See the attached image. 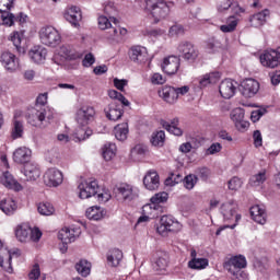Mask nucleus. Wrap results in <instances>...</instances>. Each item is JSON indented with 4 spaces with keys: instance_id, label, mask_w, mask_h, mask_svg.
<instances>
[{
    "instance_id": "15",
    "label": "nucleus",
    "mask_w": 280,
    "mask_h": 280,
    "mask_svg": "<svg viewBox=\"0 0 280 280\" xmlns=\"http://www.w3.org/2000/svg\"><path fill=\"white\" fill-rule=\"evenodd\" d=\"M0 62L7 71L14 72L19 69V58H16V55L12 54L10 50H5L1 54Z\"/></svg>"
},
{
    "instance_id": "16",
    "label": "nucleus",
    "mask_w": 280,
    "mask_h": 280,
    "mask_svg": "<svg viewBox=\"0 0 280 280\" xmlns=\"http://www.w3.org/2000/svg\"><path fill=\"white\" fill-rule=\"evenodd\" d=\"M241 93L244 97H255L259 93V82L255 79H246L241 83Z\"/></svg>"
},
{
    "instance_id": "25",
    "label": "nucleus",
    "mask_w": 280,
    "mask_h": 280,
    "mask_svg": "<svg viewBox=\"0 0 280 280\" xmlns=\"http://www.w3.org/2000/svg\"><path fill=\"white\" fill-rule=\"evenodd\" d=\"M105 115L109 121H118L124 116V109L117 103H110L105 109Z\"/></svg>"
},
{
    "instance_id": "3",
    "label": "nucleus",
    "mask_w": 280,
    "mask_h": 280,
    "mask_svg": "<svg viewBox=\"0 0 280 280\" xmlns=\"http://www.w3.org/2000/svg\"><path fill=\"white\" fill-rule=\"evenodd\" d=\"M38 34L42 45H46V47H58L62 43L60 32L54 26H44Z\"/></svg>"
},
{
    "instance_id": "20",
    "label": "nucleus",
    "mask_w": 280,
    "mask_h": 280,
    "mask_svg": "<svg viewBox=\"0 0 280 280\" xmlns=\"http://www.w3.org/2000/svg\"><path fill=\"white\" fill-rule=\"evenodd\" d=\"M32 159V150L26 147H20L13 152V161L18 165H27Z\"/></svg>"
},
{
    "instance_id": "8",
    "label": "nucleus",
    "mask_w": 280,
    "mask_h": 280,
    "mask_svg": "<svg viewBox=\"0 0 280 280\" xmlns=\"http://www.w3.org/2000/svg\"><path fill=\"white\" fill-rule=\"evenodd\" d=\"M47 118V109L46 108H36L32 109L27 116V122L31 126H35V128H45V119Z\"/></svg>"
},
{
    "instance_id": "22",
    "label": "nucleus",
    "mask_w": 280,
    "mask_h": 280,
    "mask_svg": "<svg viewBox=\"0 0 280 280\" xmlns=\"http://www.w3.org/2000/svg\"><path fill=\"white\" fill-rule=\"evenodd\" d=\"M0 183L7 189H13V191H22L23 186L14 179V176L10 174V172H3L2 175L0 176Z\"/></svg>"
},
{
    "instance_id": "47",
    "label": "nucleus",
    "mask_w": 280,
    "mask_h": 280,
    "mask_svg": "<svg viewBox=\"0 0 280 280\" xmlns=\"http://www.w3.org/2000/svg\"><path fill=\"white\" fill-rule=\"evenodd\" d=\"M108 95L110 100H118V102H120L122 106H130V102L127 101L125 96L116 90H109Z\"/></svg>"
},
{
    "instance_id": "2",
    "label": "nucleus",
    "mask_w": 280,
    "mask_h": 280,
    "mask_svg": "<svg viewBox=\"0 0 280 280\" xmlns=\"http://www.w3.org/2000/svg\"><path fill=\"white\" fill-rule=\"evenodd\" d=\"M98 27L100 30H108V38L116 43H121L124 36L128 34V30L117 25V19L115 18L108 19L107 16L101 15L98 18Z\"/></svg>"
},
{
    "instance_id": "42",
    "label": "nucleus",
    "mask_w": 280,
    "mask_h": 280,
    "mask_svg": "<svg viewBox=\"0 0 280 280\" xmlns=\"http://www.w3.org/2000/svg\"><path fill=\"white\" fill-rule=\"evenodd\" d=\"M237 19L233 18V16H230L228 19V22L225 25H221L220 26V30L221 32H223L224 34H229L231 32H235V30L237 28Z\"/></svg>"
},
{
    "instance_id": "60",
    "label": "nucleus",
    "mask_w": 280,
    "mask_h": 280,
    "mask_svg": "<svg viewBox=\"0 0 280 280\" xmlns=\"http://www.w3.org/2000/svg\"><path fill=\"white\" fill-rule=\"evenodd\" d=\"M38 277H40V266H38V264H35L33 266V269L28 273V279L36 280L38 279Z\"/></svg>"
},
{
    "instance_id": "24",
    "label": "nucleus",
    "mask_w": 280,
    "mask_h": 280,
    "mask_svg": "<svg viewBox=\"0 0 280 280\" xmlns=\"http://www.w3.org/2000/svg\"><path fill=\"white\" fill-rule=\"evenodd\" d=\"M246 266L244 256H234L224 264V269L228 271L242 270Z\"/></svg>"
},
{
    "instance_id": "40",
    "label": "nucleus",
    "mask_w": 280,
    "mask_h": 280,
    "mask_svg": "<svg viewBox=\"0 0 280 280\" xmlns=\"http://www.w3.org/2000/svg\"><path fill=\"white\" fill-rule=\"evenodd\" d=\"M207 266H209V260L207 258H192L188 262V268H191L192 270H202Z\"/></svg>"
},
{
    "instance_id": "58",
    "label": "nucleus",
    "mask_w": 280,
    "mask_h": 280,
    "mask_svg": "<svg viewBox=\"0 0 280 280\" xmlns=\"http://www.w3.org/2000/svg\"><path fill=\"white\" fill-rule=\"evenodd\" d=\"M14 5V0H0V12H8Z\"/></svg>"
},
{
    "instance_id": "10",
    "label": "nucleus",
    "mask_w": 280,
    "mask_h": 280,
    "mask_svg": "<svg viewBox=\"0 0 280 280\" xmlns=\"http://www.w3.org/2000/svg\"><path fill=\"white\" fill-rule=\"evenodd\" d=\"M95 119V108L93 106H83L77 110L75 121L79 126H89Z\"/></svg>"
},
{
    "instance_id": "28",
    "label": "nucleus",
    "mask_w": 280,
    "mask_h": 280,
    "mask_svg": "<svg viewBox=\"0 0 280 280\" xmlns=\"http://www.w3.org/2000/svg\"><path fill=\"white\" fill-rule=\"evenodd\" d=\"M250 215L254 222H257V224H266V210L261 206H253L250 208Z\"/></svg>"
},
{
    "instance_id": "57",
    "label": "nucleus",
    "mask_w": 280,
    "mask_h": 280,
    "mask_svg": "<svg viewBox=\"0 0 280 280\" xmlns=\"http://www.w3.org/2000/svg\"><path fill=\"white\" fill-rule=\"evenodd\" d=\"M196 174L201 178V180H207V178L211 176V171L207 167H201L196 171Z\"/></svg>"
},
{
    "instance_id": "54",
    "label": "nucleus",
    "mask_w": 280,
    "mask_h": 280,
    "mask_svg": "<svg viewBox=\"0 0 280 280\" xmlns=\"http://www.w3.org/2000/svg\"><path fill=\"white\" fill-rule=\"evenodd\" d=\"M242 187V179L238 177H233L232 179L229 180V189L232 191H237Z\"/></svg>"
},
{
    "instance_id": "34",
    "label": "nucleus",
    "mask_w": 280,
    "mask_h": 280,
    "mask_svg": "<svg viewBox=\"0 0 280 280\" xmlns=\"http://www.w3.org/2000/svg\"><path fill=\"white\" fill-rule=\"evenodd\" d=\"M86 218H89V220H102L104 218V215H106V210L102 209L101 207H91L86 210L85 212Z\"/></svg>"
},
{
    "instance_id": "27",
    "label": "nucleus",
    "mask_w": 280,
    "mask_h": 280,
    "mask_svg": "<svg viewBox=\"0 0 280 280\" xmlns=\"http://www.w3.org/2000/svg\"><path fill=\"white\" fill-rule=\"evenodd\" d=\"M270 16V11L264 10L249 18L250 27H261L266 25V18Z\"/></svg>"
},
{
    "instance_id": "23",
    "label": "nucleus",
    "mask_w": 280,
    "mask_h": 280,
    "mask_svg": "<svg viewBox=\"0 0 280 280\" xmlns=\"http://www.w3.org/2000/svg\"><path fill=\"white\" fill-rule=\"evenodd\" d=\"M28 56L33 62L43 65L47 60V48L42 46H35L28 51Z\"/></svg>"
},
{
    "instance_id": "35",
    "label": "nucleus",
    "mask_w": 280,
    "mask_h": 280,
    "mask_svg": "<svg viewBox=\"0 0 280 280\" xmlns=\"http://www.w3.org/2000/svg\"><path fill=\"white\" fill-rule=\"evenodd\" d=\"M30 233H32V228L28 225H19L15 230V237L19 242H30Z\"/></svg>"
},
{
    "instance_id": "43",
    "label": "nucleus",
    "mask_w": 280,
    "mask_h": 280,
    "mask_svg": "<svg viewBox=\"0 0 280 280\" xmlns=\"http://www.w3.org/2000/svg\"><path fill=\"white\" fill-rule=\"evenodd\" d=\"M151 143L155 148H163L165 143V131L161 130L152 135Z\"/></svg>"
},
{
    "instance_id": "64",
    "label": "nucleus",
    "mask_w": 280,
    "mask_h": 280,
    "mask_svg": "<svg viewBox=\"0 0 280 280\" xmlns=\"http://www.w3.org/2000/svg\"><path fill=\"white\" fill-rule=\"evenodd\" d=\"M222 151V144L220 143H212L210 148L207 150V154H218V152Z\"/></svg>"
},
{
    "instance_id": "29",
    "label": "nucleus",
    "mask_w": 280,
    "mask_h": 280,
    "mask_svg": "<svg viewBox=\"0 0 280 280\" xmlns=\"http://www.w3.org/2000/svg\"><path fill=\"white\" fill-rule=\"evenodd\" d=\"M160 97H162L164 102H167V104H176V102L178 101L176 88L164 86L160 92Z\"/></svg>"
},
{
    "instance_id": "39",
    "label": "nucleus",
    "mask_w": 280,
    "mask_h": 280,
    "mask_svg": "<svg viewBox=\"0 0 280 280\" xmlns=\"http://www.w3.org/2000/svg\"><path fill=\"white\" fill-rule=\"evenodd\" d=\"M75 270L81 277H89L91 275V262L88 260H80L75 264Z\"/></svg>"
},
{
    "instance_id": "59",
    "label": "nucleus",
    "mask_w": 280,
    "mask_h": 280,
    "mask_svg": "<svg viewBox=\"0 0 280 280\" xmlns=\"http://www.w3.org/2000/svg\"><path fill=\"white\" fill-rule=\"evenodd\" d=\"M213 74H206L199 80L200 86H208V84H213Z\"/></svg>"
},
{
    "instance_id": "62",
    "label": "nucleus",
    "mask_w": 280,
    "mask_h": 280,
    "mask_svg": "<svg viewBox=\"0 0 280 280\" xmlns=\"http://www.w3.org/2000/svg\"><path fill=\"white\" fill-rule=\"evenodd\" d=\"M152 84H165V78L161 73H153L151 77Z\"/></svg>"
},
{
    "instance_id": "32",
    "label": "nucleus",
    "mask_w": 280,
    "mask_h": 280,
    "mask_svg": "<svg viewBox=\"0 0 280 280\" xmlns=\"http://www.w3.org/2000/svg\"><path fill=\"white\" fill-rule=\"evenodd\" d=\"M0 209L5 215H12L16 211V201L12 198H7L0 201Z\"/></svg>"
},
{
    "instance_id": "31",
    "label": "nucleus",
    "mask_w": 280,
    "mask_h": 280,
    "mask_svg": "<svg viewBox=\"0 0 280 280\" xmlns=\"http://www.w3.org/2000/svg\"><path fill=\"white\" fill-rule=\"evenodd\" d=\"M124 259V253L117 248L109 250L107 254V264L113 268H117Z\"/></svg>"
},
{
    "instance_id": "44",
    "label": "nucleus",
    "mask_w": 280,
    "mask_h": 280,
    "mask_svg": "<svg viewBox=\"0 0 280 280\" xmlns=\"http://www.w3.org/2000/svg\"><path fill=\"white\" fill-rule=\"evenodd\" d=\"M167 264H168L167 255L163 254L162 256H159V258L155 260L153 268L158 272H163V270L167 269Z\"/></svg>"
},
{
    "instance_id": "6",
    "label": "nucleus",
    "mask_w": 280,
    "mask_h": 280,
    "mask_svg": "<svg viewBox=\"0 0 280 280\" xmlns=\"http://www.w3.org/2000/svg\"><path fill=\"white\" fill-rule=\"evenodd\" d=\"M168 195L167 192H158L151 198V203H148L142 207V213H147L148 215H152L153 213H159V209H161V202H167Z\"/></svg>"
},
{
    "instance_id": "45",
    "label": "nucleus",
    "mask_w": 280,
    "mask_h": 280,
    "mask_svg": "<svg viewBox=\"0 0 280 280\" xmlns=\"http://www.w3.org/2000/svg\"><path fill=\"white\" fill-rule=\"evenodd\" d=\"M37 211L38 213H40V215H54V212L56 210L54 209V206L51 203L43 202L38 205Z\"/></svg>"
},
{
    "instance_id": "48",
    "label": "nucleus",
    "mask_w": 280,
    "mask_h": 280,
    "mask_svg": "<svg viewBox=\"0 0 280 280\" xmlns=\"http://www.w3.org/2000/svg\"><path fill=\"white\" fill-rule=\"evenodd\" d=\"M230 117H231L232 121H234V124H237V122L244 120V109L241 107L234 108L231 112Z\"/></svg>"
},
{
    "instance_id": "41",
    "label": "nucleus",
    "mask_w": 280,
    "mask_h": 280,
    "mask_svg": "<svg viewBox=\"0 0 280 280\" xmlns=\"http://www.w3.org/2000/svg\"><path fill=\"white\" fill-rule=\"evenodd\" d=\"M267 178L268 177L266 176V170H262L258 174L250 177L249 184L253 187H259V185H264V183H266Z\"/></svg>"
},
{
    "instance_id": "26",
    "label": "nucleus",
    "mask_w": 280,
    "mask_h": 280,
    "mask_svg": "<svg viewBox=\"0 0 280 280\" xmlns=\"http://www.w3.org/2000/svg\"><path fill=\"white\" fill-rule=\"evenodd\" d=\"M237 211V203L235 201H229L221 206V213L225 221L233 220Z\"/></svg>"
},
{
    "instance_id": "51",
    "label": "nucleus",
    "mask_w": 280,
    "mask_h": 280,
    "mask_svg": "<svg viewBox=\"0 0 280 280\" xmlns=\"http://www.w3.org/2000/svg\"><path fill=\"white\" fill-rule=\"evenodd\" d=\"M11 40L19 54H25V48L21 47V35H19V33H14L13 36H11Z\"/></svg>"
},
{
    "instance_id": "50",
    "label": "nucleus",
    "mask_w": 280,
    "mask_h": 280,
    "mask_svg": "<svg viewBox=\"0 0 280 280\" xmlns=\"http://www.w3.org/2000/svg\"><path fill=\"white\" fill-rule=\"evenodd\" d=\"M196 183H198V177L196 175H188L184 178V187L189 190L196 187Z\"/></svg>"
},
{
    "instance_id": "19",
    "label": "nucleus",
    "mask_w": 280,
    "mask_h": 280,
    "mask_svg": "<svg viewBox=\"0 0 280 280\" xmlns=\"http://www.w3.org/2000/svg\"><path fill=\"white\" fill-rule=\"evenodd\" d=\"M235 91H237V83L231 79H225L219 85V93L224 100H231L235 95Z\"/></svg>"
},
{
    "instance_id": "36",
    "label": "nucleus",
    "mask_w": 280,
    "mask_h": 280,
    "mask_svg": "<svg viewBox=\"0 0 280 280\" xmlns=\"http://www.w3.org/2000/svg\"><path fill=\"white\" fill-rule=\"evenodd\" d=\"M163 128L171 132V135H175V137H182L183 136V129L178 128V118H174L172 122H163Z\"/></svg>"
},
{
    "instance_id": "55",
    "label": "nucleus",
    "mask_w": 280,
    "mask_h": 280,
    "mask_svg": "<svg viewBox=\"0 0 280 280\" xmlns=\"http://www.w3.org/2000/svg\"><path fill=\"white\" fill-rule=\"evenodd\" d=\"M40 237H43V232L38 228L31 229L30 242H39Z\"/></svg>"
},
{
    "instance_id": "33",
    "label": "nucleus",
    "mask_w": 280,
    "mask_h": 280,
    "mask_svg": "<svg viewBox=\"0 0 280 280\" xmlns=\"http://www.w3.org/2000/svg\"><path fill=\"white\" fill-rule=\"evenodd\" d=\"M128 122L119 124L114 128V135L118 141H126L128 139Z\"/></svg>"
},
{
    "instance_id": "5",
    "label": "nucleus",
    "mask_w": 280,
    "mask_h": 280,
    "mask_svg": "<svg viewBox=\"0 0 280 280\" xmlns=\"http://www.w3.org/2000/svg\"><path fill=\"white\" fill-rule=\"evenodd\" d=\"M78 189L79 198H81V200H86L93 198V196H97L100 186L97 185V180H84L79 184Z\"/></svg>"
},
{
    "instance_id": "53",
    "label": "nucleus",
    "mask_w": 280,
    "mask_h": 280,
    "mask_svg": "<svg viewBox=\"0 0 280 280\" xmlns=\"http://www.w3.org/2000/svg\"><path fill=\"white\" fill-rule=\"evenodd\" d=\"M75 135H77V139L79 141H85V139H89V137H91V135H93V130H91V129H79Z\"/></svg>"
},
{
    "instance_id": "11",
    "label": "nucleus",
    "mask_w": 280,
    "mask_h": 280,
    "mask_svg": "<svg viewBox=\"0 0 280 280\" xmlns=\"http://www.w3.org/2000/svg\"><path fill=\"white\" fill-rule=\"evenodd\" d=\"M177 50L179 54H182V58H184V60L194 62V60L198 58V48H196V46L189 42L179 43Z\"/></svg>"
},
{
    "instance_id": "14",
    "label": "nucleus",
    "mask_w": 280,
    "mask_h": 280,
    "mask_svg": "<svg viewBox=\"0 0 280 280\" xmlns=\"http://www.w3.org/2000/svg\"><path fill=\"white\" fill-rule=\"evenodd\" d=\"M178 69H180V57L168 56L164 58L162 63L164 73H167V75H175V73H178Z\"/></svg>"
},
{
    "instance_id": "52",
    "label": "nucleus",
    "mask_w": 280,
    "mask_h": 280,
    "mask_svg": "<svg viewBox=\"0 0 280 280\" xmlns=\"http://www.w3.org/2000/svg\"><path fill=\"white\" fill-rule=\"evenodd\" d=\"M168 34L170 36H183V34H185V28L180 24H175L171 26Z\"/></svg>"
},
{
    "instance_id": "12",
    "label": "nucleus",
    "mask_w": 280,
    "mask_h": 280,
    "mask_svg": "<svg viewBox=\"0 0 280 280\" xmlns=\"http://www.w3.org/2000/svg\"><path fill=\"white\" fill-rule=\"evenodd\" d=\"M62 180H65L62 172L56 168H49L44 174V183L47 187H58L59 185H62Z\"/></svg>"
},
{
    "instance_id": "38",
    "label": "nucleus",
    "mask_w": 280,
    "mask_h": 280,
    "mask_svg": "<svg viewBox=\"0 0 280 280\" xmlns=\"http://www.w3.org/2000/svg\"><path fill=\"white\" fill-rule=\"evenodd\" d=\"M25 127L23 126V121L14 118L13 119V128L11 130V138L12 139H21L23 137V132Z\"/></svg>"
},
{
    "instance_id": "61",
    "label": "nucleus",
    "mask_w": 280,
    "mask_h": 280,
    "mask_svg": "<svg viewBox=\"0 0 280 280\" xmlns=\"http://www.w3.org/2000/svg\"><path fill=\"white\" fill-rule=\"evenodd\" d=\"M114 86H116V89L118 91H124L125 86H128V80L126 79H114Z\"/></svg>"
},
{
    "instance_id": "4",
    "label": "nucleus",
    "mask_w": 280,
    "mask_h": 280,
    "mask_svg": "<svg viewBox=\"0 0 280 280\" xmlns=\"http://www.w3.org/2000/svg\"><path fill=\"white\" fill-rule=\"evenodd\" d=\"M183 229V225L175 221L174 218L170 215H163L160 220V225L158 226V233L160 235H167V233H178Z\"/></svg>"
},
{
    "instance_id": "1",
    "label": "nucleus",
    "mask_w": 280,
    "mask_h": 280,
    "mask_svg": "<svg viewBox=\"0 0 280 280\" xmlns=\"http://www.w3.org/2000/svg\"><path fill=\"white\" fill-rule=\"evenodd\" d=\"M142 10L147 14H151L155 23L170 16V4L163 0H144Z\"/></svg>"
},
{
    "instance_id": "7",
    "label": "nucleus",
    "mask_w": 280,
    "mask_h": 280,
    "mask_svg": "<svg viewBox=\"0 0 280 280\" xmlns=\"http://www.w3.org/2000/svg\"><path fill=\"white\" fill-rule=\"evenodd\" d=\"M114 194L119 202H132L137 198V194L132 191V186L122 184L114 188Z\"/></svg>"
},
{
    "instance_id": "9",
    "label": "nucleus",
    "mask_w": 280,
    "mask_h": 280,
    "mask_svg": "<svg viewBox=\"0 0 280 280\" xmlns=\"http://www.w3.org/2000/svg\"><path fill=\"white\" fill-rule=\"evenodd\" d=\"M260 63L267 69H276L280 65V51L270 49L260 55Z\"/></svg>"
},
{
    "instance_id": "63",
    "label": "nucleus",
    "mask_w": 280,
    "mask_h": 280,
    "mask_svg": "<svg viewBox=\"0 0 280 280\" xmlns=\"http://www.w3.org/2000/svg\"><path fill=\"white\" fill-rule=\"evenodd\" d=\"M82 65L83 67H91L92 65H95V57L93 56V54L85 55Z\"/></svg>"
},
{
    "instance_id": "17",
    "label": "nucleus",
    "mask_w": 280,
    "mask_h": 280,
    "mask_svg": "<svg viewBox=\"0 0 280 280\" xmlns=\"http://www.w3.org/2000/svg\"><path fill=\"white\" fill-rule=\"evenodd\" d=\"M63 18L68 23H71L73 27H80V21H82V11L79 7L72 5L66 9Z\"/></svg>"
},
{
    "instance_id": "21",
    "label": "nucleus",
    "mask_w": 280,
    "mask_h": 280,
    "mask_svg": "<svg viewBox=\"0 0 280 280\" xmlns=\"http://www.w3.org/2000/svg\"><path fill=\"white\" fill-rule=\"evenodd\" d=\"M143 185L149 191H156L161 185L159 173L156 171H149L143 178Z\"/></svg>"
},
{
    "instance_id": "49",
    "label": "nucleus",
    "mask_w": 280,
    "mask_h": 280,
    "mask_svg": "<svg viewBox=\"0 0 280 280\" xmlns=\"http://www.w3.org/2000/svg\"><path fill=\"white\" fill-rule=\"evenodd\" d=\"M2 24L7 25L8 27H12L15 23V15L13 13H8V11L2 12L1 14Z\"/></svg>"
},
{
    "instance_id": "46",
    "label": "nucleus",
    "mask_w": 280,
    "mask_h": 280,
    "mask_svg": "<svg viewBox=\"0 0 280 280\" xmlns=\"http://www.w3.org/2000/svg\"><path fill=\"white\" fill-rule=\"evenodd\" d=\"M0 268H3L5 272H13L12 269V256L10 255L9 257H5V255H1L0 253Z\"/></svg>"
},
{
    "instance_id": "30",
    "label": "nucleus",
    "mask_w": 280,
    "mask_h": 280,
    "mask_svg": "<svg viewBox=\"0 0 280 280\" xmlns=\"http://www.w3.org/2000/svg\"><path fill=\"white\" fill-rule=\"evenodd\" d=\"M78 234H75V230H71L69 228H63L58 233V240L62 242V244H71V242H75Z\"/></svg>"
},
{
    "instance_id": "56",
    "label": "nucleus",
    "mask_w": 280,
    "mask_h": 280,
    "mask_svg": "<svg viewBox=\"0 0 280 280\" xmlns=\"http://www.w3.org/2000/svg\"><path fill=\"white\" fill-rule=\"evenodd\" d=\"M228 272H230L232 280L246 279V273L244 271H242L241 269H234V270L228 271Z\"/></svg>"
},
{
    "instance_id": "37",
    "label": "nucleus",
    "mask_w": 280,
    "mask_h": 280,
    "mask_svg": "<svg viewBox=\"0 0 280 280\" xmlns=\"http://www.w3.org/2000/svg\"><path fill=\"white\" fill-rule=\"evenodd\" d=\"M117 154V145L113 142H108L103 147V159L106 161H113Z\"/></svg>"
},
{
    "instance_id": "13",
    "label": "nucleus",
    "mask_w": 280,
    "mask_h": 280,
    "mask_svg": "<svg viewBox=\"0 0 280 280\" xmlns=\"http://www.w3.org/2000/svg\"><path fill=\"white\" fill-rule=\"evenodd\" d=\"M22 173V180L25 183H34V180H38V178H40V168L38 167V164L35 163L25 164Z\"/></svg>"
},
{
    "instance_id": "18",
    "label": "nucleus",
    "mask_w": 280,
    "mask_h": 280,
    "mask_svg": "<svg viewBox=\"0 0 280 280\" xmlns=\"http://www.w3.org/2000/svg\"><path fill=\"white\" fill-rule=\"evenodd\" d=\"M129 58L137 65H143L148 61V49L143 46H133L129 50Z\"/></svg>"
}]
</instances>
